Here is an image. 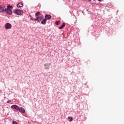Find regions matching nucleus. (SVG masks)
<instances>
[{"instance_id": "16", "label": "nucleus", "mask_w": 124, "mask_h": 124, "mask_svg": "<svg viewBox=\"0 0 124 124\" xmlns=\"http://www.w3.org/2000/svg\"><path fill=\"white\" fill-rule=\"evenodd\" d=\"M9 102H10V100H8L7 101V103H9Z\"/></svg>"}, {"instance_id": "4", "label": "nucleus", "mask_w": 124, "mask_h": 124, "mask_svg": "<svg viewBox=\"0 0 124 124\" xmlns=\"http://www.w3.org/2000/svg\"><path fill=\"white\" fill-rule=\"evenodd\" d=\"M43 19V16H39L37 17L36 18H35V21H38V22H41Z\"/></svg>"}, {"instance_id": "5", "label": "nucleus", "mask_w": 124, "mask_h": 124, "mask_svg": "<svg viewBox=\"0 0 124 124\" xmlns=\"http://www.w3.org/2000/svg\"><path fill=\"white\" fill-rule=\"evenodd\" d=\"M17 111H19L20 113H26V111L25 110V108H18Z\"/></svg>"}, {"instance_id": "17", "label": "nucleus", "mask_w": 124, "mask_h": 124, "mask_svg": "<svg viewBox=\"0 0 124 124\" xmlns=\"http://www.w3.org/2000/svg\"><path fill=\"white\" fill-rule=\"evenodd\" d=\"M44 66H47V64H46V63L45 64H44Z\"/></svg>"}, {"instance_id": "11", "label": "nucleus", "mask_w": 124, "mask_h": 124, "mask_svg": "<svg viewBox=\"0 0 124 124\" xmlns=\"http://www.w3.org/2000/svg\"><path fill=\"white\" fill-rule=\"evenodd\" d=\"M23 3L22 2H19L17 4V7L18 8H20V7H23Z\"/></svg>"}, {"instance_id": "9", "label": "nucleus", "mask_w": 124, "mask_h": 124, "mask_svg": "<svg viewBox=\"0 0 124 124\" xmlns=\"http://www.w3.org/2000/svg\"><path fill=\"white\" fill-rule=\"evenodd\" d=\"M46 21H47L46 19V18H44L41 23L42 24V25H46Z\"/></svg>"}, {"instance_id": "3", "label": "nucleus", "mask_w": 124, "mask_h": 124, "mask_svg": "<svg viewBox=\"0 0 124 124\" xmlns=\"http://www.w3.org/2000/svg\"><path fill=\"white\" fill-rule=\"evenodd\" d=\"M12 28V25L9 23H7L5 25V28L6 30H10Z\"/></svg>"}, {"instance_id": "12", "label": "nucleus", "mask_w": 124, "mask_h": 124, "mask_svg": "<svg viewBox=\"0 0 124 124\" xmlns=\"http://www.w3.org/2000/svg\"><path fill=\"white\" fill-rule=\"evenodd\" d=\"M68 120H69V122H72V121H73V118L72 117L69 116L68 117Z\"/></svg>"}, {"instance_id": "15", "label": "nucleus", "mask_w": 124, "mask_h": 124, "mask_svg": "<svg viewBox=\"0 0 124 124\" xmlns=\"http://www.w3.org/2000/svg\"><path fill=\"white\" fill-rule=\"evenodd\" d=\"M31 21H35V18H33V17L31 16Z\"/></svg>"}, {"instance_id": "1", "label": "nucleus", "mask_w": 124, "mask_h": 124, "mask_svg": "<svg viewBox=\"0 0 124 124\" xmlns=\"http://www.w3.org/2000/svg\"><path fill=\"white\" fill-rule=\"evenodd\" d=\"M12 9H13V6L12 5H9L7 6V8H5V12L8 15H12Z\"/></svg>"}, {"instance_id": "14", "label": "nucleus", "mask_w": 124, "mask_h": 124, "mask_svg": "<svg viewBox=\"0 0 124 124\" xmlns=\"http://www.w3.org/2000/svg\"><path fill=\"white\" fill-rule=\"evenodd\" d=\"M60 22H61V21H60V20L56 21V25H57V26H59V25H60Z\"/></svg>"}, {"instance_id": "13", "label": "nucleus", "mask_w": 124, "mask_h": 124, "mask_svg": "<svg viewBox=\"0 0 124 124\" xmlns=\"http://www.w3.org/2000/svg\"><path fill=\"white\" fill-rule=\"evenodd\" d=\"M35 15L36 17H37L38 16V15H40V12H38L36 13Z\"/></svg>"}, {"instance_id": "7", "label": "nucleus", "mask_w": 124, "mask_h": 124, "mask_svg": "<svg viewBox=\"0 0 124 124\" xmlns=\"http://www.w3.org/2000/svg\"><path fill=\"white\" fill-rule=\"evenodd\" d=\"M51 15H46L45 16V19L46 20H50V19H51Z\"/></svg>"}, {"instance_id": "6", "label": "nucleus", "mask_w": 124, "mask_h": 124, "mask_svg": "<svg viewBox=\"0 0 124 124\" xmlns=\"http://www.w3.org/2000/svg\"><path fill=\"white\" fill-rule=\"evenodd\" d=\"M11 108H12V109H15L17 111H18V109H19V107H18V106H17L16 105H12Z\"/></svg>"}, {"instance_id": "10", "label": "nucleus", "mask_w": 124, "mask_h": 124, "mask_svg": "<svg viewBox=\"0 0 124 124\" xmlns=\"http://www.w3.org/2000/svg\"><path fill=\"white\" fill-rule=\"evenodd\" d=\"M65 27V23L63 22L61 26L59 27L60 30H62Z\"/></svg>"}, {"instance_id": "2", "label": "nucleus", "mask_w": 124, "mask_h": 124, "mask_svg": "<svg viewBox=\"0 0 124 124\" xmlns=\"http://www.w3.org/2000/svg\"><path fill=\"white\" fill-rule=\"evenodd\" d=\"M14 13L16 15L21 16L24 14V12L22 10L19 9H16L14 10Z\"/></svg>"}, {"instance_id": "8", "label": "nucleus", "mask_w": 124, "mask_h": 124, "mask_svg": "<svg viewBox=\"0 0 124 124\" xmlns=\"http://www.w3.org/2000/svg\"><path fill=\"white\" fill-rule=\"evenodd\" d=\"M5 7L4 6H3V7H1V6H0V12H3V11H5Z\"/></svg>"}]
</instances>
